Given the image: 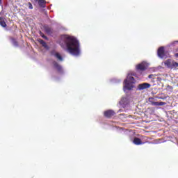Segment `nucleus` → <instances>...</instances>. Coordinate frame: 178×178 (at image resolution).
Segmentation results:
<instances>
[{
	"label": "nucleus",
	"mask_w": 178,
	"mask_h": 178,
	"mask_svg": "<svg viewBox=\"0 0 178 178\" xmlns=\"http://www.w3.org/2000/svg\"><path fill=\"white\" fill-rule=\"evenodd\" d=\"M63 40L67 47V51L73 56L80 55V42L77 38L73 36L63 35Z\"/></svg>",
	"instance_id": "1"
},
{
	"label": "nucleus",
	"mask_w": 178,
	"mask_h": 178,
	"mask_svg": "<svg viewBox=\"0 0 178 178\" xmlns=\"http://www.w3.org/2000/svg\"><path fill=\"white\" fill-rule=\"evenodd\" d=\"M133 76L137 77V74L134 72H129L127 76V79H125L124 81L123 90L125 92H129V91H131L133 88H136V86H134V84H136V79H134Z\"/></svg>",
	"instance_id": "2"
},
{
	"label": "nucleus",
	"mask_w": 178,
	"mask_h": 178,
	"mask_svg": "<svg viewBox=\"0 0 178 178\" xmlns=\"http://www.w3.org/2000/svg\"><path fill=\"white\" fill-rule=\"evenodd\" d=\"M164 64L169 69H176L178 67V63L175 62L172 59H168L164 62Z\"/></svg>",
	"instance_id": "3"
},
{
	"label": "nucleus",
	"mask_w": 178,
	"mask_h": 178,
	"mask_svg": "<svg viewBox=\"0 0 178 178\" xmlns=\"http://www.w3.org/2000/svg\"><path fill=\"white\" fill-rule=\"evenodd\" d=\"M129 104H130V100L127 97H122L120 101V105H121L122 108H127V106H129Z\"/></svg>",
	"instance_id": "4"
},
{
	"label": "nucleus",
	"mask_w": 178,
	"mask_h": 178,
	"mask_svg": "<svg viewBox=\"0 0 178 178\" xmlns=\"http://www.w3.org/2000/svg\"><path fill=\"white\" fill-rule=\"evenodd\" d=\"M150 87H151V84L148 83H143L138 85L136 90L137 91H143V90H147Z\"/></svg>",
	"instance_id": "5"
},
{
	"label": "nucleus",
	"mask_w": 178,
	"mask_h": 178,
	"mask_svg": "<svg viewBox=\"0 0 178 178\" xmlns=\"http://www.w3.org/2000/svg\"><path fill=\"white\" fill-rule=\"evenodd\" d=\"M149 66V63L143 61L136 66L137 70H147V67Z\"/></svg>",
	"instance_id": "6"
},
{
	"label": "nucleus",
	"mask_w": 178,
	"mask_h": 178,
	"mask_svg": "<svg viewBox=\"0 0 178 178\" xmlns=\"http://www.w3.org/2000/svg\"><path fill=\"white\" fill-rule=\"evenodd\" d=\"M148 79H151L152 83H156L158 81H162V78L158 76L156 74H149Z\"/></svg>",
	"instance_id": "7"
},
{
	"label": "nucleus",
	"mask_w": 178,
	"mask_h": 178,
	"mask_svg": "<svg viewBox=\"0 0 178 178\" xmlns=\"http://www.w3.org/2000/svg\"><path fill=\"white\" fill-rule=\"evenodd\" d=\"M157 55L159 58H161V59L166 58V56L165 55V48L163 47L159 48L157 51Z\"/></svg>",
	"instance_id": "8"
},
{
	"label": "nucleus",
	"mask_w": 178,
	"mask_h": 178,
	"mask_svg": "<svg viewBox=\"0 0 178 178\" xmlns=\"http://www.w3.org/2000/svg\"><path fill=\"white\" fill-rule=\"evenodd\" d=\"M51 56H54V58L58 59V60H59L60 62H63V58L62 57V56H60V54L56 52V51L52 50L51 51Z\"/></svg>",
	"instance_id": "9"
},
{
	"label": "nucleus",
	"mask_w": 178,
	"mask_h": 178,
	"mask_svg": "<svg viewBox=\"0 0 178 178\" xmlns=\"http://www.w3.org/2000/svg\"><path fill=\"white\" fill-rule=\"evenodd\" d=\"M53 66L54 69H56L57 72H58V73H60V74L63 73V68L62 67V65L58 63V62L53 61Z\"/></svg>",
	"instance_id": "10"
},
{
	"label": "nucleus",
	"mask_w": 178,
	"mask_h": 178,
	"mask_svg": "<svg viewBox=\"0 0 178 178\" xmlns=\"http://www.w3.org/2000/svg\"><path fill=\"white\" fill-rule=\"evenodd\" d=\"M116 114V113H115V111H113V110H108L104 111V116L106 118H108V119L112 118V116L115 115Z\"/></svg>",
	"instance_id": "11"
},
{
	"label": "nucleus",
	"mask_w": 178,
	"mask_h": 178,
	"mask_svg": "<svg viewBox=\"0 0 178 178\" xmlns=\"http://www.w3.org/2000/svg\"><path fill=\"white\" fill-rule=\"evenodd\" d=\"M43 29L47 34L51 35V34H53L54 33L52 28L51 26H49L47 24L43 26Z\"/></svg>",
	"instance_id": "12"
},
{
	"label": "nucleus",
	"mask_w": 178,
	"mask_h": 178,
	"mask_svg": "<svg viewBox=\"0 0 178 178\" xmlns=\"http://www.w3.org/2000/svg\"><path fill=\"white\" fill-rule=\"evenodd\" d=\"M33 2L38 3L40 8H45V3H47L45 0H33Z\"/></svg>",
	"instance_id": "13"
},
{
	"label": "nucleus",
	"mask_w": 178,
	"mask_h": 178,
	"mask_svg": "<svg viewBox=\"0 0 178 178\" xmlns=\"http://www.w3.org/2000/svg\"><path fill=\"white\" fill-rule=\"evenodd\" d=\"M38 42H40V44H42V47H43L44 49H47V51L49 49V46H48V44H47V42H45V41H44V40L39 39Z\"/></svg>",
	"instance_id": "14"
},
{
	"label": "nucleus",
	"mask_w": 178,
	"mask_h": 178,
	"mask_svg": "<svg viewBox=\"0 0 178 178\" xmlns=\"http://www.w3.org/2000/svg\"><path fill=\"white\" fill-rule=\"evenodd\" d=\"M133 143L135 144V145H143V144H144V143L141 141V139L138 138H134Z\"/></svg>",
	"instance_id": "15"
},
{
	"label": "nucleus",
	"mask_w": 178,
	"mask_h": 178,
	"mask_svg": "<svg viewBox=\"0 0 178 178\" xmlns=\"http://www.w3.org/2000/svg\"><path fill=\"white\" fill-rule=\"evenodd\" d=\"M149 102L153 106H156V104L158 102H155V98L154 97H149Z\"/></svg>",
	"instance_id": "16"
},
{
	"label": "nucleus",
	"mask_w": 178,
	"mask_h": 178,
	"mask_svg": "<svg viewBox=\"0 0 178 178\" xmlns=\"http://www.w3.org/2000/svg\"><path fill=\"white\" fill-rule=\"evenodd\" d=\"M0 26H1V27H6V22H5L2 17H0Z\"/></svg>",
	"instance_id": "17"
},
{
	"label": "nucleus",
	"mask_w": 178,
	"mask_h": 178,
	"mask_svg": "<svg viewBox=\"0 0 178 178\" xmlns=\"http://www.w3.org/2000/svg\"><path fill=\"white\" fill-rule=\"evenodd\" d=\"M10 41L13 45H14V47H19V43H17V41H16V39L13 38H10Z\"/></svg>",
	"instance_id": "18"
},
{
	"label": "nucleus",
	"mask_w": 178,
	"mask_h": 178,
	"mask_svg": "<svg viewBox=\"0 0 178 178\" xmlns=\"http://www.w3.org/2000/svg\"><path fill=\"white\" fill-rule=\"evenodd\" d=\"M166 103L163 102H157V103L155 104L156 106H163Z\"/></svg>",
	"instance_id": "19"
},
{
	"label": "nucleus",
	"mask_w": 178,
	"mask_h": 178,
	"mask_svg": "<svg viewBox=\"0 0 178 178\" xmlns=\"http://www.w3.org/2000/svg\"><path fill=\"white\" fill-rule=\"evenodd\" d=\"M156 98H157V99H166V98H168V97H166V96H156Z\"/></svg>",
	"instance_id": "20"
},
{
	"label": "nucleus",
	"mask_w": 178,
	"mask_h": 178,
	"mask_svg": "<svg viewBox=\"0 0 178 178\" xmlns=\"http://www.w3.org/2000/svg\"><path fill=\"white\" fill-rule=\"evenodd\" d=\"M40 37H42V38H44V40H48V37L45 36V35H44V33L42 32H40Z\"/></svg>",
	"instance_id": "21"
},
{
	"label": "nucleus",
	"mask_w": 178,
	"mask_h": 178,
	"mask_svg": "<svg viewBox=\"0 0 178 178\" xmlns=\"http://www.w3.org/2000/svg\"><path fill=\"white\" fill-rule=\"evenodd\" d=\"M176 44H178V41H177V40L171 42V43L169 44V47H175V46L176 45Z\"/></svg>",
	"instance_id": "22"
},
{
	"label": "nucleus",
	"mask_w": 178,
	"mask_h": 178,
	"mask_svg": "<svg viewBox=\"0 0 178 178\" xmlns=\"http://www.w3.org/2000/svg\"><path fill=\"white\" fill-rule=\"evenodd\" d=\"M113 83H120V80H118L116 78L112 79Z\"/></svg>",
	"instance_id": "23"
},
{
	"label": "nucleus",
	"mask_w": 178,
	"mask_h": 178,
	"mask_svg": "<svg viewBox=\"0 0 178 178\" xmlns=\"http://www.w3.org/2000/svg\"><path fill=\"white\" fill-rule=\"evenodd\" d=\"M28 6H29V9H33V4H31L30 2L28 3Z\"/></svg>",
	"instance_id": "24"
},
{
	"label": "nucleus",
	"mask_w": 178,
	"mask_h": 178,
	"mask_svg": "<svg viewBox=\"0 0 178 178\" xmlns=\"http://www.w3.org/2000/svg\"><path fill=\"white\" fill-rule=\"evenodd\" d=\"M0 6H2V0H0Z\"/></svg>",
	"instance_id": "25"
},
{
	"label": "nucleus",
	"mask_w": 178,
	"mask_h": 178,
	"mask_svg": "<svg viewBox=\"0 0 178 178\" xmlns=\"http://www.w3.org/2000/svg\"><path fill=\"white\" fill-rule=\"evenodd\" d=\"M0 15H3V10H2L1 12H0Z\"/></svg>",
	"instance_id": "26"
},
{
	"label": "nucleus",
	"mask_w": 178,
	"mask_h": 178,
	"mask_svg": "<svg viewBox=\"0 0 178 178\" xmlns=\"http://www.w3.org/2000/svg\"><path fill=\"white\" fill-rule=\"evenodd\" d=\"M121 116H124L126 118V114H120Z\"/></svg>",
	"instance_id": "27"
},
{
	"label": "nucleus",
	"mask_w": 178,
	"mask_h": 178,
	"mask_svg": "<svg viewBox=\"0 0 178 178\" xmlns=\"http://www.w3.org/2000/svg\"><path fill=\"white\" fill-rule=\"evenodd\" d=\"M176 58H178V53L175 54Z\"/></svg>",
	"instance_id": "28"
},
{
	"label": "nucleus",
	"mask_w": 178,
	"mask_h": 178,
	"mask_svg": "<svg viewBox=\"0 0 178 178\" xmlns=\"http://www.w3.org/2000/svg\"><path fill=\"white\" fill-rule=\"evenodd\" d=\"M127 133H130V131H126V134H127Z\"/></svg>",
	"instance_id": "29"
},
{
	"label": "nucleus",
	"mask_w": 178,
	"mask_h": 178,
	"mask_svg": "<svg viewBox=\"0 0 178 178\" xmlns=\"http://www.w3.org/2000/svg\"><path fill=\"white\" fill-rule=\"evenodd\" d=\"M118 112H122V109H120V110L118 111Z\"/></svg>",
	"instance_id": "30"
},
{
	"label": "nucleus",
	"mask_w": 178,
	"mask_h": 178,
	"mask_svg": "<svg viewBox=\"0 0 178 178\" xmlns=\"http://www.w3.org/2000/svg\"><path fill=\"white\" fill-rule=\"evenodd\" d=\"M51 24H55V23H54V22H51Z\"/></svg>",
	"instance_id": "31"
}]
</instances>
